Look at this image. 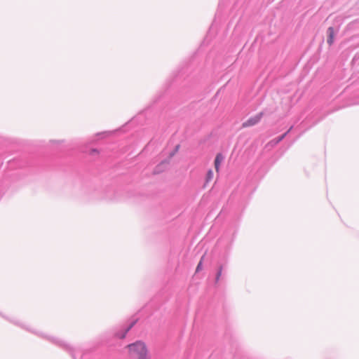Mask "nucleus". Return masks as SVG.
I'll use <instances>...</instances> for the list:
<instances>
[{"label":"nucleus","instance_id":"0eeeda50","mask_svg":"<svg viewBox=\"0 0 359 359\" xmlns=\"http://www.w3.org/2000/svg\"><path fill=\"white\" fill-rule=\"evenodd\" d=\"M203 257H204V256H203V257H201V260H200V262H199V263H198V266H196V273H198V272H199L201 270H202V268H203L202 264H203Z\"/></svg>","mask_w":359,"mask_h":359},{"label":"nucleus","instance_id":"f03ea898","mask_svg":"<svg viewBox=\"0 0 359 359\" xmlns=\"http://www.w3.org/2000/svg\"><path fill=\"white\" fill-rule=\"evenodd\" d=\"M263 115V112H259V114L251 116L242 123V128H248L257 124L261 121Z\"/></svg>","mask_w":359,"mask_h":359},{"label":"nucleus","instance_id":"39448f33","mask_svg":"<svg viewBox=\"0 0 359 359\" xmlns=\"http://www.w3.org/2000/svg\"><path fill=\"white\" fill-rule=\"evenodd\" d=\"M286 134H287V133H285V134L282 135L281 136H280L277 138H275V139L271 140L268 143V145L273 147V146L278 144L285 137Z\"/></svg>","mask_w":359,"mask_h":359},{"label":"nucleus","instance_id":"7ed1b4c3","mask_svg":"<svg viewBox=\"0 0 359 359\" xmlns=\"http://www.w3.org/2000/svg\"><path fill=\"white\" fill-rule=\"evenodd\" d=\"M327 42L330 46H332L334 41V29L332 27L327 29Z\"/></svg>","mask_w":359,"mask_h":359},{"label":"nucleus","instance_id":"f257e3e1","mask_svg":"<svg viewBox=\"0 0 359 359\" xmlns=\"http://www.w3.org/2000/svg\"><path fill=\"white\" fill-rule=\"evenodd\" d=\"M128 354L131 359H149V349L144 342L137 341L126 346Z\"/></svg>","mask_w":359,"mask_h":359},{"label":"nucleus","instance_id":"6e6552de","mask_svg":"<svg viewBox=\"0 0 359 359\" xmlns=\"http://www.w3.org/2000/svg\"><path fill=\"white\" fill-rule=\"evenodd\" d=\"M131 327H132V325H131L130 326H129V327L126 330L125 332H124L121 336H120L119 337H120L121 339L124 338V337H125V336H126V333L129 331V330L131 328Z\"/></svg>","mask_w":359,"mask_h":359},{"label":"nucleus","instance_id":"1a4fd4ad","mask_svg":"<svg viewBox=\"0 0 359 359\" xmlns=\"http://www.w3.org/2000/svg\"><path fill=\"white\" fill-rule=\"evenodd\" d=\"M221 275H222V267L219 268V271L217 272V277H216L217 281L219 279Z\"/></svg>","mask_w":359,"mask_h":359},{"label":"nucleus","instance_id":"423d86ee","mask_svg":"<svg viewBox=\"0 0 359 359\" xmlns=\"http://www.w3.org/2000/svg\"><path fill=\"white\" fill-rule=\"evenodd\" d=\"M212 179H213V172L212 170H209L206 175L205 185H206L210 182H211Z\"/></svg>","mask_w":359,"mask_h":359},{"label":"nucleus","instance_id":"20e7f679","mask_svg":"<svg viewBox=\"0 0 359 359\" xmlns=\"http://www.w3.org/2000/svg\"><path fill=\"white\" fill-rule=\"evenodd\" d=\"M223 159H224V156H222V154H217L215 159V162H214L215 170L217 172H219L220 164H221L222 161H223Z\"/></svg>","mask_w":359,"mask_h":359}]
</instances>
